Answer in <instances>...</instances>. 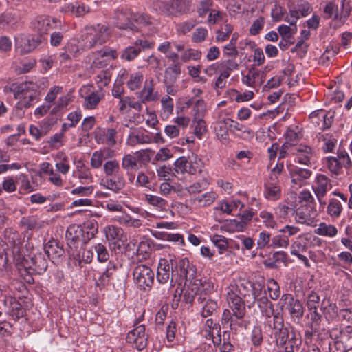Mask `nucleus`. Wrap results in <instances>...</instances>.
Masks as SVG:
<instances>
[{"mask_svg": "<svg viewBox=\"0 0 352 352\" xmlns=\"http://www.w3.org/2000/svg\"><path fill=\"white\" fill-rule=\"evenodd\" d=\"M195 274V267L187 258H180L168 255L159 260L156 276L160 284L170 280V285L174 286L179 280H192Z\"/></svg>", "mask_w": 352, "mask_h": 352, "instance_id": "f257e3e1", "label": "nucleus"}, {"mask_svg": "<svg viewBox=\"0 0 352 352\" xmlns=\"http://www.w3.org/2000/svg\"><path fill=\"white\" fill-rule=\"evenodd\" d=\"M9 89L13 93L14 98L19 100L16 105L17 109L30 108L39 100V93L31 82L12 83Z\"/></svg>", "mask_w": 352, "mask_h": 352, "instance_id": "f03ea898", "label": "nucleus"}, {"mask_svg": "<svg viewBox=\"0 0 352 352\" xmlns=\"http://www.w3.org/2000/svg\"><path fill=\"white\" fill-rule=\"evenodd\" d=\"M84 37V47L91 49L98 45L105 43L109 37L108 28L104 25L97 24L85 28Z\"/></svg>", "mask_w": 352, "mask_h": 352, "instance_id": "7ed1b4c3", "label": "nucleus"}, {"mask_svg": "<svg viewBox=\"0 0 352 352\" xmlns=\"http://www.w3.org/2000/svg\"><path fill=\"white\" fill-rule=\"evenodd\" d=\"M13 258L16 264H21L25 267L32 269L37 274H43L47 269V261L44 255L41 253L34 255L30 258V265H27L28 260H25L21 252L20 247L14 245L12 250Z\"/></svg>", "mask_w": 352, "mask_h": 352, "instance_id": "20e7f679", "label": "nucleus"}, {"mask_svg": "<svg viewBox=\"0 0 352 352\" xmlns=\"http://www.w3.org/2000/svg\"><path fill=\"white\" fill-rule=\"evenodd\" d=\"M175 172L177 174L188 173L189 175L201 174L204 168V162L197 155H192L187 158L185 156L180 157L174 162Z\"/></svg>", "mask_w": 352, "mask_h": 352, "instance_id": "39448f33", "label": "nucleus"}, {"mask_svg": "<svg viewBox=\"0 0 352 352\" xmlns=\"http://www.w3.org/2000/svg\"><path fill=\"white\" fill-rule=\"evenodd\" d=\"M161 13L168 16H178L190 11V0H163L158 4Z\"/></svg>", "mask_w": 352, "mask_h": 352, "instance_id": "423d86ee", "label": "nucleus"}, {"mask_svg": "<svg viewBox=\"0 0 352 352\" xmlns=\"http://www.w3.org/2000/svg\"><path fill=\"white\" fill-rule=\"evenodd\" d=\"M329 171L338 175L342 173V168L350 169L352 167V162L348 153L342 149L338 151L337 157H327L323 160Z\"/></svg>", "mask_w": 352, "mask_h": 352, "instance_id": "0eeeda50", "label": "nucleus"}, {"mask_svg": "<svg viewBox=\"0 0 352 352\" xmlns=\"http://www.w3.org/2000/svg\"><path fill=\"white\" fill-rule=\"evenodd\" d=\"M133 276L135 283L141 289H151L155 278L153 270L146 265L140 264L135 267Z\"/></svg>", "mask_w": 352, "mask_h": 352, "instance_id": "6e6552de", "label": "nucleus"}, {"mask_svg": "<svg viewBox=\"0 0 352 352\" xmlns=\"http://www.w3.org/2000/svg\"><path fill=\"white\" fill-rule=\"evenodd\" d=\"M144 315L140 316L135 323V327L130 331L126 338L128 343L134 344L135 347L141 351L147 345L148 336L145 332V326L138 324L142 320Z\"/></svg>", "mask_w": 352, "mask_h": 352, "instance_id": "1a4fd4ad", "label": "nucleus"}, {"mask_svg": "<svg viewBox=\"0 0 352 352\" xmlns=\"http://www.w3.org/2000/svg\"><path fill=\"white\" fill-rule=\"evenodd\" d=\"M245 314L232 312L230 309H223L221 324L223 328H229L232 331L236 333L240 328L245 327L246 322L244 320Z\"/></svg>", "mask_w": 352, "mask_h": 352, "instance_id": "9d476101", "label": "nucleus"}, {"mask_svg": "<svg viewBox=\"0 0 352 352\" xmlns=\"http://www.w3.org/2000/svg\"><path fill=\"white\" fill-rule=\"evenodd\" d=\"M282 308L285 307L288 310L291 318L300 320L304 315V307L300 300L294 298L292 294H284L280 300Z\"/></svg>", "mask_w": 352, "mask_h": 352, "instance_id": "9b49d317", "label": "nucleus"}, {"mask_svg": "<svg viewBox=\"0 0 352 352\" xmlns=\"http://www.w3.org/2000/svg\"><path fill=\"white\" fill-rule=\"evenodd\" d=\"M321 239L311 234L300 235L291 245V254L298 255L304 252L307 248L314 246H320Z\"/></svg>", "mask_w": 352, "mask_h": 352, "instance_id": "f8f14e48", "label": "nucleus"}, {"mask_svg": "<svg viewBox=\"0 0 352 352\" xmlns=\"http://www.w3.org/2000/svg\"><path fill=\"white\" fill-rule=\"evenodd\" d=\"M228 289H234L236 291V293L243 296L244 298L250 296V300L247 299V302H250L252 304H254L256 298L261 296L262 291V286L259 283H254L250 281H244L240 283L236 287H232Z\"/></svg>", "mask_w": 352, "mask_h": 352, "instance_id": "ddd939ff", "label": "nucleus"}, {"mask_svg": "<svg viewBox=\"0 0 352 352\" xmlns=\"http://www.w3.org/2000/svg\"><path fill=\"white\" fill-rule=\"evenodd\" d=\"M309 118L314 127L324 131L331 126L334 113L324 109H318L311 113Z\"/></svg>", "mask_w": 352, "mask_h": 352, "instance_id": "4468645a", "label": "nucleus"}, {"mask_svg": "<svg viewBox=\"0 0 352 352\" xmlns=\"http://www.w3.org/2000/svg\"><path fill=\"white\" fill-rule=\"evenodd\" d=\"M100 185L104 188L108 189L114 193H118L125 188L126 186V181L123 172L121 171L118 173H116L115 175L103 177L100 180Z\"/></svg>", "mask_w": 352, "mask_h": 352, "instance_id": "2eb2a0df", "label": "nucleus"}, {"mask_svg": "<svg viewBox=\"0 0 352 352\" xmlns=\"http://www.w3.org/2000/svg\"><path fill=\"white\" fill-rule=\"evenodd\" d=\"M332 185L330 179L324 175L317 174L314 184L312 185V189L319 201L320 205H325L326 203L322 199L327 195V192L331 190Z\"/></svg>", "mask_w": 352, "mask_h": 352, "instance_id": "dca6fc26", "label": "nucleus"}, {"mask_svg": "<svg viewBox=\"0 0 352 352\" xmlns=\"http://www.w3.org/2000/svg\"><path fill=\"white\" fill-rule=\"evenodd\" d=\"M60 23L56 19L49 16H39L36 17L32 22V28L36 31L40 36L46 34L48 31L56 28Z\"/></svg>", "mask_w": 352, "mask_h": 352, "instance_id": "f3484780", "label": "nucleus"}, {"mask_svg": "<svg viewBox=\"0 0 352 352\" xmlns=\"http://www.w3.org/2000/svg\"><path fill=\"white\" fill-rule=\"evenodd\" d=\"M143 28L152 30L154 28L153 19L147 14L133 12L131 30L138 32Z\"/></svg>", "mask_w": 352, "mask_h": 352, "instance_id": "a211bd4d", "label": "nucleus"}, {"mask_svg": "<svg viewBox=\"0 0 352 352\" xmlns=\"http://www.w3.org/2000/svg\"><path fill=\"white\" fill-rule=\"evenodd\" d=\"M281 188L278 177H272L264 184L263 195L265 199L276 201L281 197Z\"/></svg>", "mask_w": 352, "mask_h": 352, "instance_id": "6ab92c4d", "label": "nucleus"}, {"mask_svg": "<svg viewBox=\"0 0 352 352\" xmlns=\"http://www.w3.org/2000/svg\"><path fill=\"white\" fill-rule=\"evenodd\" d=\"M226 301L228 308H226L225 309H230L232 312L234 311L245 314L246 310L244 300H243L241 296L236 293V291L234 289H228Z\"/></svg>", "mask_w": 352, "mask_h": 352, "instance_id": "aec40b11", "label": "nucleus"}, {"mask_svg": "<svg viewBox=\"0 0 352 352\" xmlns=\"http://www.w3.org/2000/svg\"><path fill=\"white\" fill-rule=\"evenodd\" d=\"M254 214L252 210H245L241 214V221L239 222L236 219L226 220L221 228L229 232L242 230L244 226L252 220Z\"/></svg>", "mask_w": 352, "mask_h": 352, "instance_id": "412c9836", "label": "nucleus"}, {"mask_svg": "<svg viewBox=\"0 0 352 352\" xmlns=\"http://www.w3.org/2000/svg\"><path fill=\"white\" fill-rule=\"evenodd\" d=\"M317 217L316 206H300L296 212L295 220L297 223L311 225Z\"/></svg>", "mask_w": 352, "mask_h": 352, "instance_id": "4be33fe9", "label": "nucleus"}, {"mask_svg": "<svg viewBox=\"0 0 352 352\" xmlns=\"http://www.w3.org/2000/svg\"><path fill=\"white\" fill-rule=\"evenodd\" d=\"M197 309L203 318H207L212 316L217 311L219 305L217 302L213 299L198 296Z\"/></svg>", "mask_w": 352, "mask_h": 352, "instance_id": "5701e85b", "label": "nucleus"}, {"mask_svg": "<svg viewBox=\"0 0 352 352\" xmlns=\"http://www.w3.org/2000/svg\"><path fill=\"white\" fill-rule=\"evenodd\" d=\"M292 154L296 155V161L302 164L309 165L313 157L312 148L305 144H294L292 147Z\"/></svg>", "mask_w": 352, "mask_h": 352, "instance_id": "b1692460", "label": "nucleus"}, {"mask_svg": "<svg viewBox=\"0 0 352 352\" xmlns=\"http://www.w3.org/2000/svg\"><path fill=\"white\" fill-rule=\"evenodd\" d=\"M289 173L292 183L297 187H301L312 174L311 170L296 166H291L289 168Z\"/></svg>", "mask_w": 352, "mask_h": 352, "instance_id": "393cba45", "label": "nucleus"}, {"mask_svg": "<svg viewBox=\"0 0 352 352\" xmlns=\"http://www.w3.org/2000/svg\"><path fill=\"white\" fill-rule=\"evenodd\" d=\"M4 312L15 316L16 318H22L25 314V309L16 298L12 296L4 297Z\"/></svg>", "mask_w": 352, "mask_h": 352, "instance_id": "a878e982", "label": "nucleus"}, {"mask_svg": "<svg viewBox=\"0 0 352 352\" xmlns=\"http://www.w3.org/2000/svg\"><path fill=\"white\" fill-rule=\"evenodd\" d=\"M41 36H30L16 41V47L21 54H27L34 50L41 43Z\"/></svg>", "mask_w": 352, "mask_h": 352, "instance_id": "bb28decb", "label": "nucleus"}, {"mask_svg": "<svg viewBox=\"0 0 352 352\" xmlns=\"http://www.w3.org/2000/svg\"><path fill=\"white\" fill-rule=\"evenodd\" d=\"M320 310L329 322L336 320L338 317L339 311L337 305L329 298H324L322 300Z\"/></svg>", "mask_w": 352, "mask_h": 352, "instance_id": "cd10ccee", "label": "nucleus"}, {"mask_svg": "<svg viewBox=\"0 0 352 352\" xmlns=\"http://www.w3.org/2000/svg\"><path fill=\"white\" fill-rule=\"evenodd\" d=\"M133 12L130 10H116L114 19L115 25L119 29L131 30Z\"/></svg>", "mask_w": 352, "mask_h": 352, "instance_id": "c85d7f7f", "label": "nucleus"}, {"mask_svg": "<svg viewBox=\"0 0 352 352\" xmlns=\"http://www.w3.org/2000/svg\"><path fill=\"white\" fill-rule=\"evenodd\" d=\"M155 82L153 78L146 81L143 89L138 93V98L141 102L155 101L158 99V92L154 91Z\"/></svg>", "mask_w": 352, "mask_h": 352, "instance_id": "c756f323", "label": "nucleus"}, {"mask_svg": "<svg viewBox=\"0 0 352 352\" xmlns=\"http://www.w3.org/2000/svg\"><path fill=\"white\" fill-rule=\"evenodd\" d=\"M80 54V48L78 45L72 42H68L62 48L59 53L60 63H67L76 58Z\"/></svg>", "mask_w": 352, "mask_h": 352, "instance_id": "7c9ffc66", "label": "nucleus"}, {"mask_svg": "<svg viewBox=\"0 0 352 352\" xmlns=\"http://www.w3.org/2000/svg\"><path fill=\"white\" fill-rule=\"evenodd\" d=\"M82 230L81 226L78 225H71L68 227L65 237L67 242V245L69 248H77V244L82 242Z\"/></svg>", "mask_w": 352, "mask_h": 352, "instance_id": "2f4dec72", "label": "nucleus"}, {"mask_svg": "<svg viewBox=\"0 0 352 352\" xmlns=\"http://www.w3.org/2000/svg\"><path fill=\"white\" fill-rule=\"evenodd\" d=\"M350 12V9H346L339 13L338 6L333 2H329L326 4L324 8V18H333L334 20H342L346 19L349 16Z\"/></svg>", "mask_w": 352, "mask_h": 352, "instance_id": "473e14b6", "label": "nucleus"}, {"mask_svg": "<svg viewBox=\"0 0 352 352\" xmlns=\"http://www.w3.org/2000/svg\"><path fill=\"white\" fill-rule=\"evenodd\" d=\"M275 341L277 346L285 345V342L288 341L291 337L295 336L296 333L293 327L289 324H285L275 332H273Z\"/></svg>", "mask_w": 352, "mask_h": 352, "instance_id": "72a5a7b5", "label": "nucleus"}, {"mask_svg": "<svg viewBox=\"0 0 352 352\" xmlns=\"http://www.w3.org/2000/svg\"><path fill=\"white\" fill-rule=\"evenodd\" d=\"M117 265L113 261H110L108 263L105 270L100 275L99 278H98L96 281L97 286L100 288H103L107 285H108L112 278L113 274L117 270Z\"/></svg>", "mask_w": 352, "mask_h": 352, "instance_id": "f704fd0d", "label": "nucleus"}, {"mask_svg": "<svg viewBox=\"0 0 352 352\" xmlns=\"http://www.w3.org/2000/svg\"><path fill=\"white\" fill-rule=\"evenodd\" d=\"M256 302L263 317L272 318L274 316V304L267 298V296H258Z\"/></svg>", "mask_w": 352, "mask_h": 352, "instance_id": "c9c22d12", "label": "nucleus"}, {"mask_svg": "<svg viewBox=\"0 0 352 352\" xmlns=\"http://www.w3.org/2000/svg\"><path fill=\"white\" fill-rule=\"evenodd\" d=\"M98 225L96 221H88L81 226L82 230V243H87L98 233Z\"/></svg>", "mask_w": 352, "mask_h": 352, "instance_id": "e433bc0d", "label": "nucleus"}, {"mask_svg": "<svg viewBox=\"0 0 352 352\" xmlns=\"http://www.w3.org/2000/svg\"><path fill=\"white\" fill-rule=\"evenodd\" d=\"M200 282L198 281H191L190 283L184 289L183 300L186 303L192 304L195 299L197 300V298L199 296L198 286L200 285Z\"/></svg>", "mask_w": 352, "mask_h": 352, "instance_id": "4c0bfd02", "label": "nucleus"}, {"mask_svg": "<svg viewBox=\"0 0 352 352\" xmlns=\"http://www.w3.org/2000/svg\"><path fill=\"white\" fill-rule=\"evenodd\" d=\"M227 122L230 124V130L236 135L241 136L243 138L253 135V131L244 124L230 118H228Z\"/></svg>", "mask_w": 352, "mask_h": 352, "instance_id": "58836bf2", "label": "nucleus"}, {"mask_svg": "<svg viewBox=\"0 0 352 352\" xmlns=\"http://www.w3.org/2000/svg\"><path fill=\"white\" fill-rule=\"evenodd\" d=\"M104 95L102 90L93 91L84 97V107L87 109H94Z\"/></svg>", "mask_w": 352, "mask_h": 352, "instance_id": "ea45409f", "label": "nucleus"}, {"mask_svg": "<svg viewBox=\"0 0 352 352\" xmlns=\"http://www.w3.org/2000/svg\"><path fill=\"white\" fill-rule=\"evenodd\" d=\"M291 11H296V16H298V19L305 17L311 12V7L308 2L303 0H296L290 6Z\"/></svg>", "mask_w": 352, "mask_h": 352, "instance_id": "a19ab883", "label": "nucleus"}, {"mask_svg": "<svg viewBox=\"0 0 352 352\" xmlns=\"http://www.w3.org/2000/svg\"><path fill=\"white\" fill-rule=\"evenodd\" d=\"M343 210L342 203L334 198L330 199L327 207V214L332 219H338Z\"/></svg>", "mask_w": 352, "mask_h": 352, "instance_id": "79ce46f5", "label": "nucleus"}, {"mask_svg": "<svg viewBox=\"0 0 352 352\" xmlns=\"http://www.w3.org/2000/svg\"><path fill=\"white\" fill-rule=\"evenodd\" d=\"M122 168L126 173L138 169V160L135 155L127 153L124 154L121 160Z\"/></svg>", "mask_w": 352, "mask_h": 352, "instance_id": "37998d69", "label": "nucleus"}, {"mask_svg": "<svg viewBox=\"0 0 352 352\" xmlns=\"http://www.w3.org/2000/svg\"><path fill=\"white\" fill-rule=\"evenodd\" d=\"M144 201L149 205L155 207L160 211H163L168 206V201L164 199L154 195L146 194Z\"/></svg>", "mask_w": 352, "mask_h": 352, "instance_id": "c03bdc74", "label": "nucleus"}, {"mask_svg": "<svg viewBox=\"0 0 352 352\" xmlns=\"http://www.w3.org/2000/svg\"><path fill=\"white\" fill-rule=\"evenodd\" d=\"M179 77L165 74L163 82L166 88V91L168 95L175 96L178 91V86L177 81Z\"/></svg>", "mask_w": 352, "mask_h": 352, "instance_id": "a18cd8bd", "label": "nucleus"}, {"mask_svg": "<svg viewBox=\"0 0 352 352\" xmlns=\"http://www.w3.org/2000/svg\"><path fill=\"white\" fill-rule=\"evenodd\" d=\"M45 252L50 258H60L64 254V250L56 241H49L45 246Z\"/></svg>", "mask_w": 352, "mask_h": 352, "instance_id": "49530a36", "label": "nucleus"}, {"mask_svg": "<svg viewBox=\"0 0 352 352\" xmlns=\"http://www.w3.org/2000/svg\"><path fill=\"white\" fill-rule=\"evenodd\" d=\"M115 220L120 225L126 227L139 228L142 226V221L140 219H133L126 213L116 216Z\"/></svg>", "mask_w": 352, "mask_h": 352, "instance_id": "de8ad7c7", "label": "nucleus"}, {"mask_svg": "<svg viewBox=\"0 0 352 352\" xmlns=\"http://www.w3.org/2000/svg\"><path fill=\"white\" fill-rule=\"evenodd\" d=\"M102 171L104 175V177H108L122 170H121L120 162L116 159H111L104 162L102 165Z\"/></svg>", "mask_w": 352, "mask_h": 352, "instance_id": "09e8293b", "label": "nucleus"}, {"mask_svg": "<svg viewBox=\"0 0 352 352\" xmlns=\"http://www.w3.org/2000/svg\"><path fill=\"white\" fill-rule=\"evenodd\" d=\"M217 195L215 192L211 191L206 192L200 196L193 199V203L200 207H205L211 205L217 199Z\"/></svg>", "mask_w": 352, "mask_h": 352, "instance_id": "8fccbe9b", "label": "nucleus"}, {"mask_svg": "<svg viewBox=\"0 0 352 352\" xmlns=\"http://www.w3.org/2000/svg\"><path fill=\"white\" fill-rule=\"evenodd\" d=\"M309 313L307 317L309 319V326L313 332L316 333L320 329L322 315L320 314L318 310L308 311Z\"/></svg>", "mask_w": 352, "mask_h": 352, "instance_id": "3c124183", "label": "nucleus"}, {"mask_svg": "<svg viewBox=\"0 0 352 352\" xmlns=\"http://www.w3.org/2000/svg\"><path fill=\"white\" fill-rule=\"evenodd\" d=\"M331 337L342 342L346 341L352 338V327L346 326L341 329H333L331 332Z\"/></svg>", "mask_w": 352, "mask_h": 352, "instance_id": "603ef678", "label": "nucleus"}, {"mask_svg": "<svg viewBox=\"0 0 352 352\" xmlns=\"http://www.w3.org/2000/svg\"><path fill=\"white\" fill-rule=\"evenodd\" d=\"M264 324L265 327L272 329L273 332L276 331L285 325L283 318L279 313H274L272 318H266Z\"/></svg>", "mask_w": 352, "mask_h": 352, "instance_id": "864d4df0", "label": "nucleus"}, {"mask_svg": "<svg viewBox=\"0 0 352 352\" xmlns=\"http://www.w3.org/2000/svg\"><path fill=\"white\" fill-rule=\"evenodd\" d=\"M321 302L320 295L314 291H311L306 296V306L308 311L318 310V307H321Z\"/></svg>", "mask_w": 352, "mask_h": 352, "instance_id": "5fc2aeb1", "label": "nucleus"}, {"mask_svg": "<svg viewBox=\"0 0 352 352\" xmlns=\"http://www.w3.org/2000/svg\"><path fill=\"white\" fill-rule=\"evenodd\" d=\"M194 281L200 282V285L198 286L199 296L201 297L209 298V296L213 292L214 290V284L212 281L204 278H195Z\"/></svg>", "mask_w": 352, "mask_h": 352, "instance_id": "6e6d98bb", "label": "nucleus"}, {"mask_svg": "<svg viewBox=\"0 0 352 352\" xmlns=\"http://www.w3.org/2000/svg\"><path fill=\"white\" fill-rule=\"evenodd\" d=\"M157 177L164 181H170L178 174L175 172V167L172 168L169 166L163 165L156 169Z\"/></svg>", "mask_w": 352, "mask_h": 352, "instance_id": "4d7b16f0", "label": "nucleus"}, {"mask_svg": "<svg viewBox=\"0 0 352 352\" xmlns=\"http://www.w3.org/2000/svg\"><path fill=\"white\" fill-rule=\"evenodd\" d=\"M150 138L147 135L142 133L131 132L127 138L126 143L131 146H134L136 144H142L148 143Z\"/></svg>", "mask_w": 352, "mask_h": 352, "instance_id": "13d9d810", "label": "nucleus"}, {"mask_svg": "<svg viewBox=\"0 0 352 352\" xmlns=\"http://www.w3.org/2000/svg\"><path fill=\"white\" fill-rule=\"evenodd\" d=\"M319 140L323 142V144L322 146V150L324 153H331L336 148L337 145V139L335 138L333 135L325 134L322 135Z\"/></svg>", "mask_w": 352, "mask_h": 352, "instance_id": "bf43d9fd", "label": "nucleus"}, {"mask_svg": "<svg viewBox=\"0 0 352 352\" xmlns=\"http://www.w3.org/2000/svg\"><path fill=\"white\" fill-rule=\"evenodd\" d=\"M302 341L300 336L297 334L292 336L285 342V345L280 346L284 348L285 352H296L299 350Z\"/></svg>", "mask_w": 352, "mask_h": 352, "instance_id": "052dcab7", "label": "nucleus"}, {"mask_svg": "<svg viewBox=\"0 0 352 352\" xmlns=\"http://www.w3.org/2000/svg\"><path fill=\"white\" fill-rule=\"evenodd\" d=\"M161 103L162 106V115L167 118L173 112V100L170 96L166 95L162 98Z\"/></svg>", "mask_w": 352, "mask_h": 352, "instance_id": "680f3d73", "label": "nucleus"}, {"mask_svg": "<svg viewBox=\"0 0 352 352\" xmlns=\"http://www.w3.org/2000/svg\"><path fill=\"white\" fill-rule=\"evenodd\" d=\"M278 34L281 36L282 40L287 41L297 32V26L280 25L277 28Z\"/></svg>", "mask_w": 352, "mask_h": 352, "instance_id": "e2e57ef3", "label": "nucleus"}, {"mask_svg": "<svg viewBox=\"0 0 352 352\" xmlns=\"http://www.w3.org/2000/svg\"><path fill=\"white\" fill-rule=\"evenodd\" d=\"M315 232L320 236L333 237L337 234L338 230L334 226L321 223L318 228L315 230Z\"/></svg>", "mask_w": 352, "mask_h": 352, "instance_id": "0e129e2a", "label": "nucleus"}, {"mask_svg": "<svg viewBox=\"0 0 352 352\" xmlns=\"http://www.w3.org/2000/svg\"><path fill=\"white\" fill-rule=\"evenodd\" d=\"M143 80V74L140 72H134L130 74L129 79L126 82V86L131 90L138 89Z\"/></svg>", "mask_w": 352, "mask_h": 352, "instance_id": "69168bd1", "label": "nucleus"}, {"mask_svg": "<svg viewBox=\"0 0 352 352\" xmlns=\"http://www.w3.org/2000/svg\"><path fill=\"white\" fill-rule=\"evenodd\" d=\"M69 10L76 16H81L89 12V7L85 3L74 2L68 6Z\"/></svg>", "mask_w": 352, "mask_h": 352, "instance_id": "338daca9", "label": "nucleus"}, {"mask_svg": "<svg viewBox=\"0 0 352 352\" xmlns=\"http://www.w3.org/2000/svg\"><path fill=\"white\" fill-rule=\"evenodd\" d=\"M106 239L109 241L120 239L122 230L115 226H107L104 228Z\"/></svg>", "mask_w": 352, "mask_h": 352, "instance_id": "774afa93", "label": "nucleus"}]
</instances>
